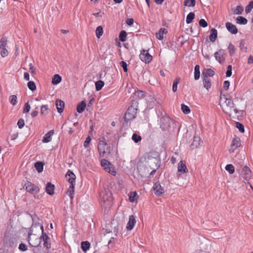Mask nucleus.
I'll list each match as a JSON object with an SVG mask.
<instances>
[{"mask_svg": "<svg viewBox=\"0 0 253 253\" xmlns=\"http://www.w3.org/2000/svg\"><path fill=\"white\" fill-rule=\"evenodd\" d=\"M226 27L228 31L232 34H236L238 33V29L236 26L230 22H227L225 24Z\"/></svg>", "mask_w": 253, "mask_h": 253, "instance_id": "nucleus-15", "label": "nucleus"}, {"mask_svg": "<svg viewBox=\"0 0 253 253\" xmlns=\"http://www.w3.org/2000/svg\"><path fill=\"white\" fill-rule=\"evenodd\" d=\"M41 230H42V235L40 238L41 239V241L42 240L43 242V246L47 250L51 248L50 240L46 233L44 232L43 225L41 226Z\"/></svg>", "mask_w": 253, "mask_h": 253, "instance_id": "nucleus-5", "label": "nucleus"}, {"mask_svg": "<svg viewBox=\"0 0 253 253\" xmlns=\"http://www.w3.org/2000/svg\"><path fill=\"white\" fill-rule=\"evenodd\" d=\"M178 171L179 172L186 173L188 170L186 166V164L184 161H181L178 165Z\"/></svg>", "mask_w": 253, "mask_h": 253, "instance_id": "nucleus-20", "label": "nucleus"}, {"mask_svg": "<svg viewBox=\"0 0 253 253\" xmlns=\"http://www.w3.org/2000/svg\"><path fill=\"white\" fill-rule=\"evenodd\" d=\"M137 196V193L136 192H132L130 193L129 195V200L131 202H134L135 201L134 198Z\"/></svg>", "mask_w": 253, "mask_h": 253, "instance_id": "nucleus-61", "label": "nucleus"}, {"mask_svg": "<svg viewBox=\"0 0 253 253\" xmlns=\"http://www.w3.org/2000/svg\"><path fill=\"white\" fill-rule=\"evenodd\" d=\"M26 190L33 194H36L40 192V188L32 183L27 181L25 186Z\"/></svg>", "mask_w": 253, "mask_h": 253, "instance_id": "nucleus-6", "label": "nucleus"}, {"mask_svg": "<svg viewBox=\"0 0 253 253\" xmlns=\"http://www.w3.org/2000/svg\"><path fill=\"white\" fill-rule=\"evenodd\" d=\"M62 78L58 74L54 75L52 79V83L53 84H57L61 82Z\"/></svg>", "mask_w": 253, "mask_h": 253, "instance_id": "nucleus-27", "label": "nucleus"}, {"mask_svg": "<svg viewBox=\"0 0 253 253\" xmlns=\"http://www.w3.org/2000/svg\"><path fill=\"white\" fill-rule=\"evenodd\" d=\"M29 67H30L29 69L31 70V73L34 74H36V69L34 67V66H33L32 63H30L29 64Z\"/></svg>", "mask_w": 253, "mask_h": 253, "instance_id": "nucleus-63", "label": "nucleus"}, {"mask_svg": "<svg viewBox=\"0 0 253 253\" xmlns=\"http://www.w3.org/2000/svg\"><path fill=\"white\" fill-rule=\"evenodd\" d=\"M214 72L211 69H205L203 70L202 73V78H206L208 77H213L214 75Z\"/></svg>", "mask_w": 253, "mask_h": 253, "instance_id": "nucleus-18", "label": "nucleus"}, {"mask_svg": "<svg viewBox=\"0 0 253 253\" xmlns=\"http://www.w3.org/2000/svg\"><path fill=\"white\" fill-rule=\"evenodd\" d=\"M54 134V130H51L46 133L42 140L43 143H48L51 140V136Z\"/></svg>", "mask_w": 253, "mask_h": 253, "instance_id": "nucleus-22", "label": "nucleus"}, {"mask_svg": "<svg viewBox=\"0 0 253 253\" xmlns=\"http://www.w3.org/2000/svg\"><path fill=\"white\" fill-rule=\"evenodd\" d=\"M91 140V138L90 136H88L84 142V146L85 148H87L88 146V145L89 143L90 142Z\"/></svg>", "mask_w": 253, "mask_h": 253, "instance_id": "nucleus-54", "label": "nucleus"}, {"mask_svg": "<svg viewBox=\"0 0 253 253\" xmlns=\"http://www.w3.org/2000/svg\"><path fill=\"white\" fill-rule=\"evenodd\" d=\"M228 49L229 50V52L230 56H232L235 54L236 51V48L234 45H233L231 43H229Z\"/></svg>", "mask_w": 253, "mask_h": 253, "instance_id": "nucleus-40", "label": "nucleus"}, {"mask_svg": "<svg viewBox=\"0 0 253 253\" xmlns=\"http://www.w3.org/2000/svg\"><path fill=\"white\" fill-rule=\"evenodd\" d=\"M175 125V121L168 116L163 117L160 119V127L163 130L169 129V127H171V126L174 128Z\"/></svg>", "mask_w": 253, "mask_h": 253, "instance_id": "nucleus-2", "label": "nucleus"}, {"mask_svg": "<svg viewBox=\"0 0 253 253\" xmlns=\"http://www.w3.org/2000/svg\"><path fill=\"white\" fill-rule=\"evenodd\" d=\"M223 50L220 49L218 51L214 53V56L215 59L218 61L220 64L224 62L225 59L223 58Z\"/></svg>", "mask_w": 253, "mask_h": 253, "instance_id": "nucleus-16", "label": "nucleus"}, {"mask_svg": "<svg viewBox=\"0 0 253 253\" xmlns=\"http://www.w3.org/2000/svg\"><path fill=\"white\" fill-rule=\"evenodd\" d=\"M241 145L240 139L239 137H235L233 139L231 148L229 151L230 153H233L236 149Z\"/></svg>", "mask_w": 253, "mask_h": 253, "instance_id": "nucleus-12", "label": "nucleus"}, {"mask_svg": "<svg viewBox=\"0 0 253 253\" xmlns=\"http://www.w3.org/2000/svg\"><path fill=\"white\" fill-rule=\"evenodd\" d=\"M225 169L228 171L230 174H233L235 171V168L231 164L227 165L225 167Z\"/></svg>", "mask_w": 253, "mask_h": 253, "instance_id": "nucleus-42", "label": "nucleus"}, {"mask_svg": "<svg viewBox=\"0 0 253 253\" xmlns=\"http://www.w3.org/2000/svg\"><path fill=\"white\" fill-rule=\"evenodd\" d=\"M7 44V39L6 37H2L0 41V48H5Z\"/></svg>", "mask_w": 253, "mask_h": 253, "instance_id": "nucleus-45", "label": "nucleus"}, {"mask_svg": "<svg viewBox=\"0 0 253 253\" xmlns=\"http://www.w3.org/2000/svg\"><path fill=\"white\" fill-rule=\"evenodd\" d=\"M153 190L156 195L161 196L164 193V189L162 188L159 182H157L155 183L153 186Z\"/></svg>", "mask_w": 253, "mask_h": 253, "instance_id": "nucleus-11", "label": "nucleus"}, {"mask_svg": "<svg viewBox=\"0 0 253 253\" xmlns=\"http://www.w3.org/2000/svg\"><path fill=\"white\" fill-rule=\"evenodd\" d=\"M98 150L101 157H105L110 153L111 147L105 141L100 140L98 144Z\"/></svg>", "mask_w": 253, "mask_h": 253, "instance_id": "nucleus-3", "label": "nucleus"}, {"mask_svg": "<svg viewBox=\"0 0 253 253\" xmlns=\"http://www.w3.org/2000/svg\"><path fill=\"white\" fill-rule=\"evenodd\" d=\"M253 8V1L250 2L249 4L246 7L245 11L248 13L251 12L252 9Z\"/></svg>", "mask_w": 253, "mask_h": 253, "instance_id": "nucleus-50", "label": "nucleus"}, {"mask_svg": "<svg viewBox=\"0 0 253 253\" xmlns=\"http://www.w3.org/2000/svg\"><path fill=\"white\" fill-rule=\"evenodd\" d=\"M225 103L227 106L229 107L230 111H233L235 113V114L239 113L240 112H241L242 113H243L242 111L238 110L235 107L233 101L231 99H227L226 100Z\"/></svg>", "mask_w": 253, "mask_h": 253, "instance_id": "nucleus-13", "label": "nucleus"}, {"mask_svg": "<svg viewBox=\"0 0 253 253\" xmlns=\"http://www.w3.org/2000/svg\"><path fill=\"white\" fill-rule=\"evenodd\" d=\"M133 22H134V20H133V18H128L126 20V23L129 26H131V25H132Z\"/></svg>", "mask_w": 253, "mask_h": 253, "instance_id": "nucleus-64", "label": "nucleus"}, {"mask_svg": "<svg viewBox=\"0 0 253 253\" xmlns=\"http://www.w3.org/2000/svg\"><path fill=\"white\" fill-rule=\"evenodd\" d=\"M9 101L13 105H15L17 104V96L15 95H11L9 97Z\"/></svg>", "mask_w": 253, "mask_h": 253, "instance_id": "nucleus-48", "label": "nucleus"}, {"mask_svg": "<svg viewBox=\"0 0 253 253\" xmlns=\"http://www.w3.org/2000/svg\"><path fill=\"white\" fill-rule=\"evenodd\" d=\"M65 177L66 180L70 183V186L67 192L70 198L72 200L74 198L76 175L72 171L69 169L66 173Z\"/></svg>", "mask_w": 253, "mask_h": 253, "instance_id": "nucleus-1", "label": "nucleus"}, {"mask_svg": "<svg viewBox=\"0 0 253 253\" xmlns=\"http://www.w3.org/2000/svg\"><path fill=\"white\" fill-rule=\"evenodd\" d=\"M90 243L88 241H84L81 243V248L82 250L85 252L89 249Z\"/></svg>", "mask_w": 253, "mask_h": 253, "instance_id": "nucleus-32", "label": "nucleus"}, {"mask_svg": "<svg viewBox=\"0 0 253 253\" xmlns=\"http://www.w3.org/2000/svg\"><path fill=\"white\" fill-rule=\"evenodd\" d=\"M107 172L112 174L113 175H115L116 171L115 170V168L113 167V165H111L110 167L106 170Z\"/></svg>", "mask_w": 253, "mask_h": 253, "instance_id": "nucleus-51", "label": "nucleus"}, {"mask_svg": "<svg viewBox=\"0 0 253 253\" xmlns=\"http://www.w3.org/2000/svg\"><path fill=\"white\" fill-rule=\"evenodd\" d=\"M180 79L179 77L176 78L173 81L172 85V91L175 92L177 90L178 84L180 83Z\"/></svg>", "mask_w": 253, "mask_h": 253, "instance_id": "nucleus-37", "label": "nucleus"}, {"mask_svg": "<svg viewBox=\"0 0 253 253\" xmlns=\"http://www.w3.org/2000/svg\"><path fill=\"white\" fill-rule=\"evenodd\" d=\"M167 32H168V31L166 29L161 28L159 30V33H156V38L159 40H162L164 38V37H163L164 34H166Z\"/></svg>", "mask_w": 253, "mask_h": 253, "instance_id": "nucleus-25", "label": "nucleus"}, {"mask_svg": "<svg viewBox=\"0 0 253 253\" xmlns=\"http://www.w3.org/2000/svg\"><path fill=\"white\" fill-rule=\"evenodd\" d=\"M32 235H33V236L31 237L32 235H29V232H28V240L29 244L34 247H39L41 244V239L37 237L35 234H33Z\"/></svg>", "mask_w": 253, "mask_h": 253, "instance_id": "nucleus-7", "label": "nucleus"}, {"mask_svg": "<svg viewBox=\"0 0 253 253\" xmlns=\"http://www.w3.org/2000/svg\"><path fill=\"white\" fill-rule=\"evenodd\" d=\"M17 125L19 128H22L25 125L24 121L22 119H20L17 123Z\"/></svg>", "mask_w": 253, "mask_h": 253, "instance_id": "nucleus-58", "label": "nucleus"}, {"mask_svg": "<svg viewBox=\"0 0 253 253\" xmlns=\"http://www.w3.org/2000/svg\"><path fill=\"white\" fill-rule=\"evenodd\" d=\"M6 244L10 247H16L17 245V240L14 237L10 238Z\"/></svg>", "mask_w": 253, "mask_h": 253, "instance_id": "nucleus-28", "label": "nucleus"}, {"mask_svg": "<svg viewBox=\"0 0 253 253\" xmlns=\"http://www.w3.org/2000/svg\"><path fill=\"white\" fill-rule=\"evenodd\" d=\"M140 59L145 63H149L152 59V56L148 51L143 49L139 55Z\"/></svg>", "mask_w": 253, "mask_h": 253, "instance_id": "nucleus-10", "label": "nucleus"}, {"mask_svg": "<svg viewBox=\"0 0 253 253\" xmlns=\"http://www.w3.org/2000/svg\"><path fill=\"white\" fill-rule=\"evenodd\" d=\"M199 23L200 26L203 28H205L208 26V23L204 19H200Z\"/></svg>", "mask_w": 253, "mask_h": 253, "instance_id": "nucleus-52", "label": "nucleus"}, {"mask_svg": "<svg viewBox=\"0 0 253 253\" xmlns=\"http://www.w3.org/2000/svg\"><path fill=\"white\" fill-rule=\"evenodd\" d=\"M126 36H127L126 32L124 30H122L120 33V34H119L120 40L122 42H125L126 40Z\"/></svg>", "mask_w": 253, "mask_h": 253, "instance_id": "nucleus-36", "label": "nucleus"}, {"mask_svg": "<svg viewBox=\"0 0 253 253\" xmlns=\"http://www.w3.org/2000/svg\"><path fill=\"white\" fill-rule=\"evenodd\" d=\"M100 198L101 201L104 203H107V204H110L112 200V196L111 192L109 190L104 189L102 190L99 194Z\"/></svg>", "mask_w": 253, "mask_h": 253, "instance_id": "nucleus-4", "label": "nucleus"}, {"mask_svg": "<svg viewBox=\"0 0 253 253\" xmlns=\"http://www.w3.org/2000/svg\"><path fill=\"white\" fill-rule=\"evenodd\" d=\"M1 49L2 50L1 51V53H0L1 56L2 57L7 56L8 54V50L6 49V48H1Z\"/></svg>", "mask_w": 253, "mask_h": 253, "instance_id": "nucleus-59", "label": "nucleus"}, {"mask_svg": "<svg viewBox=\"0 0 253 253\" xmlns=\"http://www.w3.org/2000/svg\"><path fill=\"white\" fill-rule=\"evenodd\" d=\"M202 79L204 87L207 89H209L211 87V83L209 79L206 77V78H202Z\"/></svg>", "mask_w": 253, "mask_h": 253, "instance_id": "nucleus-29", "label": "nucleus"}, {"mask_svg": "<svg viewBox=\"0 0 253 253\" xmlns=\"http://www.w3.org/2000/svg\"><path fill=\"white\" fill-rule=\"evenodd\" d=\"M120 65L123 68V70L125 72H127V64L126 62L122 61L120 62Z\"/></svg>", "mask_w": 253, "mask_h": 253, "instance_id": "nucleus-57", "label": "nucleus"}, {"mask_svg": "<svg viewBox=\"0 0 253 253\" xmlns=\"http://www.w3.org/2000/svg\"><path fill=\"white\" fill-rule=\"evenodd\" d=\"M195 18V14L193 12H190L187 16L186 22L187 24L191 23Z\"/></svg>", "mask_w": 253, "mask_h": 253, "instance_id": "nucleus-33", "label": "nucleus"}, {"mask_svg": "<svg viewBox=\"0 0 253 253\" xmlns=\"http://www.w3.org/2000/svg\"><path fill=\"white\" fill-rule=\"evenodd\" d=\"M232 75V66L229 65L227 67V69L226 72V76L229 77Z\"/></svg>", "mask_w": 253, "mask_h": 253, "instance_id": "nucleus-56", "label": "nucleus"}, {"mask_svg": "<svg viewBox=\"0 0 253 253\" xmlns=\"http://www.w3.org/2000/svg\"><path fill=\"white\" fill-rule=\"evenodd\" d=\"M136 110L132 106L129 107L127 111L125 114L124 119L127 122L135 118L136 114Z\"/></svg>", "mask_w": 253, "mask_h": 253, "instance_id": "nucleus-8", "label": "nucleus"}, {"mask_svg": "<svg viewBox=\"0 0 253 253\" xmlns=\"http://www.w3.org/2000/svg\"><path fill=\"white\" fill-rule=\"evenodd\" d=\"M101 165L102 167L104 168V169L106 170L112 165L107 160L105 159L102 160L101 162Z\"/></svg>", "mask_w": 253, "mask_h": 253, "instance_id": "nucleus-34", "label": "nucleus"}, {"mask_svg": "<svg viewBox=\"0 0 253 253\" xmlns=\"http://www.w3.org/2000/svg\"><path fill=\"white\" fill-rule=\"evenodd\" d=\"M86 106V104L85 102L84 101H81L77 105V111L79 113H82L84 110Z\"/></svg>", "mask_w": 253, "mask_h": 253, "instance_id": "nucleus-24", "label": "nucleus"}, {"mask_svg": "<svg viewBox=\"0 0 253 253\" xmlns=\"http://www.w3.org/2000/svg\"><path fill=\"white\" fill-rule=\"evenodd\" d=\"M141 137L137 134L136 133H133L132 136V139L135 142L137 143L141 140Z\"/></svg>", "mask_w": 253, "mask_h": 253, "instance_id": "nucleus-49", "label": "nucleus"}, {"mask_svg": "<svg viewBox=\"0 0 253 253\" xmlns=\"http://www.w3.org/2000/svg\"><path fill=\"white\" fill-rule=\"evenodd\" d=\"M200 66L198 65H197L195 66L194 68V79L195 80H197L200 78Z\"/></svg>", "mask_w": 253, "mask_h": 253, "instance_id": "nucleus-30", "label": "nucleus"}, {"mask_svg": "<svg viewBox=\"0 0 253 253\" xmlns=\"http://www.w3.org/2000/svg\"><path fill=\"white\" fill-rule=\"evenodd\" d=\"M56 106L58 113H61L63 112L65 106V103L63 101L59 99H57L56 101Z\"/></svg>", "mask_w": 253, "mask_h": 253, "instance_id": "nucleus-19", "label": "nucleus"}, {"mask_svg": "<svg viewBox=\"0 0 253 253\" xmlns=\"http://www.w3.org/2000/svg\"><path fill=\"white\" fill-rule=\"evenodd\" d=\"M236 22L238 24L245 25L247 23L248 20L246 18L243 16H238L236 19Z\"/></svg>", "mask_w": 253, "mask_h": 253, "instance_id": "nucleus-31", "label": "nucleus"}, {"mask_svg": "<svg viewBox=\"0 0 253 253\" xmlns=\"http://www.w3.org/2000/svg\"><path fill=\"white\" fill-rule=\"evenodd\" d=\"M136 223V220L134 216L133 215H130L129 217V221L127 224L126 229L127 230H131L133 229L135 224Z\"/></svg>", "mask_w": 253, "mask_h": 253, "instance_id": "nucleus-17", "label": "nucleus"}, {"mask_svg": "<svg viewBox=\"0 0 253 253\" xmlns=\"http://www.w3.org/2000/svg\"><path fill=\"white\" fill-rule=\"evenodd\" d=\"M95 88L97 91H99L101 89L102 87L104 85V83L103 81L99 80L95 82Z\"/></svg>", "mask_w": 253, "mask_h": 253, "instance_id": "nucleus-35", "label": "nucleus"}, {"mask_svg": "<svg viewBox=\"0 0 253 253\" xmlns=\"http://www.w3.org/2000/svg\"><path fill=\"white\" fill-rule=\"evenodd\" d=\"M245 40L242 39L241 40L240 42V48L241 50L247 51V47H245Z\"/></svg>", "mask_w": 253, "mask_h": 253, "instance_id": "nucleus-53", "label": "nucleus"}, {"mask_svg": "<svg viewBox=\"0 0 253 253\" xmlns=\"http://www.w3.org/2000/svg\"><path fill=\"white\" fill-rule=\"evenodd\" d=\"M19 250L22 252L26 251L28 250L27 246L23 243H21L19 246Z\"/></svg>", "mask_w": 253, "mask_h": 253, "instance_id": "nucleus-55", "label": "nucleus"}, {"mask_svg": "<svg viewBox=\"0 0 253 253\" xmlns=\"http://www.w3.org/2000/svg\"><path fill=\"white\" fill-rule=\"evenodd\" d=\"M181 110L185 114H188L190 113V108L185 104L181 105Z\"/></svg>", "mask_w": 253, "mask_h": 253, "instance_id": "nucleus-44", "label": "nucleus"}, {"mask_svg": "<svg viewBox=\"0 0 253 253\" xmlns=\"http://www.w3.org/2000/svg\"><path fill=\"white\" fill-rule=\"evenodd\" d=\"M96 36L98 38H100V37L103 35V29L102 27L101 26H99L97 27L96 29Z\"/></svg>", "mask_w": 253, "mask_h": 253, "instance_id": "nucleus-38", "label": "nucleus"}, {"mask_svg": "<svg viewBox=\"0 0 253 253\" xmlns=\"http://www.w3.org/2000/svg\"><path fill=\"white\" fill-rule=\"evenodd\" d=\"M196 4L195 0H184V5L185 6L194 7Z\"/></svg>", "mask_w": 253, "mask_h": 253, "instance_id": "nucleus-39", "label": "nucleus"}, {"mask_svg": "<svg viewBox=\"0 0 253 253\" xmlns=\"http://www.w3.org/2000/svg\"><path fill=\"white\" fill-rule=\"evenodd\" d=\"M229 85H230V82L229 81H225L224 82L223 88L225 90H227L228 89Z\"/></svg>", "mask_w": 253, "mask_h": 253, "instance_id": "nucleus-62", "label": "nucleus"}, {"mask_svg": "<svg viewBox=\"0 0 253 253\" xmlns=\"http://www.w3.org/2000/svg\"><path fill=\"white\" fill-rule=\"evenodd\" d=\"M244 10V8L242 6H237L236 8H235L233 12L235 14H241Z\"/></svg>", "mask_w": 253, "mask_h": 253, "instance_id": "nucleus-43", "label": "nucleus"}, {"mask_svg": "<svg viewBox=\"0 0 253 253\" xmlns=\"http://www.w3.org/2000/svg\"><path fill=\"white\" fill-rule=\"evenodd\" d=\"M31 107L28 102L25 103V106L23 109V113H28L30 110Z\"/></svg>", "mask_w": 253, "mask_h": 253, "instance_id": "nucleus-60", "label": "nucleus"}, {"mask_svg": "<svg viewBox=\"0 0 253 253\" xmlns=\"http://www.w3.org/2000/svg\"><path fill=\"white\" fill-rule=\"evenodd\" d=\"M202 143L203 141L200 137L194 136L190 147L192 149H193L197 148L199 146H201Z\"/></svg>", "mask_w": 253, "mask_h": 253, "instance_id": "nucleus-14", "label": "nucleus"}, {"mask_svg": "<svg viewBox=\"0 0 253 253\" xmlns=\"http://www.w3.org/2000/svg\"><path fill=\"white\" fill-rule=\"evenodd\" d=\"M217 38V30L212 28L210 31V35L209 39L211 42H214Z\"/></svg>", "mask_w": 253, "mask_h": 253, "instance_id": "nucleus-23", "label": "nucleus"}, {"mask_svg": "<svg viewBox=\"0 0 253 253\" xmlns=\"http://www.w3.org/2000/svg\"><path fill=\"white\" fill-rule=\"evenodd\" d=\"M235 124H236L235 126L237 128H238L239 130L241 132H242V133L244 132V131H245L244 126L242 124H241L239 122H236Z\"/></svg>", "mask_w": 253, "mask_h": 253, "instance_id": "nucleus-46", "label": "nucleus"}, {"mask_svg": "<svg viewBox=\"0 0 253 253\" xmlns=\"http://www.w3.org/2000/svg\"><path fill=\"white\" fill-rule=\"evenodd\" d=\"M55 186L54 184H51L50 182H48L46 185L45 191L50 195H52L54 194V190Z\"/></svg>", "mask_w": 253, "mask_h": 253, "instance_id": "nucleus-21", "label": "nucleus"}, {"mask_svg": "<svg viewBox=\"0 0 253 253\" xmlns=\"http://www.w3.org/2000/svg\"><path fill=\"white\" fill-rule=\"evenodd\" d=\"M27 85L31 91H34L36 90V85L33 81H29L27 84Z\"/></svg>", "mask_w": 253, "mask_h": 253, "instance_id": "nucleus-41", "label": "nucleus"}, {"mask_svg": "<svg viewBox=\"0 0 253 253\" xmlns=\"http://www.w3.org/2000/svg\"><path fill=\"white\" fill-rule=\"evenodd\" d=\"M48 108L47 105H42L41 109V114L42 115H46L48 113Z\"/></svg>", "mask_w": 253, "mask_h": 253, "instance_id": "nucleus-47", "label": "nucleus"}, {"mask_svg": "<svg viewBox=\"0 0 253 253\" xmlns=\"http://www.w3.org/2000/svg\"><path fill=\"white\" fill-rule=\"evenodd\" d=\"M44 164L42 162H37L35 163L34 166L38 172H41L43 170Z\"/></svg>", "mask_w": 253, "mask_h": 253, "instance_id": "nucleus-26", "label": "nucleus"}, {"mask_svg": "<svg viewBox=\"0 0 253 253\" xmlns=\"http://www.w3.org/2000/svg\"><path fill=\"white\" fill-rule=\"evenodd\" d=\"M32 220H33V224L30 229L29 235H32L33 232L34 231V229L35 228H37L40 227L41 228V226L42 225L41 222L39 221L41 220L39 217L36 215H33L32 216Z\"/></svg>", "mask_w": 253, "mask_h": 253, "instance_id": "nucleus-9", "label": "nucleus"}]
</instances>
